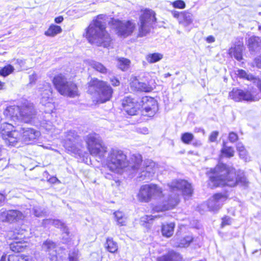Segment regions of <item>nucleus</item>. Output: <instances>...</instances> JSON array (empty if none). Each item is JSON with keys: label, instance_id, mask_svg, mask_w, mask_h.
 Here are the masks:
<instances>
[{"label": "nucleus", "instance_id": "10", "mask_svg": "<svg viewBox=\"0 0 261 261\" xmlns=\"http://www.w3.org/2000/svg\"><path fill=\"white\" fill-rule=\"evenodd\" d=\"M0 134L2 138L10 145H14L20 139V132L16 130L14 125L8 122L1 124Z\"/></svg>", "mask_w": 261, "mask_h": 261}, {"label": "nucleus", "instance_id": "7", "mask_svg": "<svg viewBox=\"0 0 261 261\" xmlns=\"http://www.w3.org/2000/svg\"><path fill=\"white\" fill-rule=\"evenodd\" d=\"M164 195L161 187L156 184H150L140 187L137 198L140 202H148L152 199L161 200Z\"/></svg>", "mask_w": 261, "mask_h": 261}, {"label": "nucleus", "instance_id": "12", "mask_svg": "<svg viewBox=\"0 0 261 261\" xmlns=\"http://www.w3.org/2000/svg\"><path fill=\"white\" fill-rule=\"evenodd\" d=\"M37 111L33 103L24 102L19 106V120L25 123H31L35 119Z\"/></svg>", "mask_w": 261, "mask_h": 261}, {"label": "nucleus", "instance_id": "20", "mask_svg": "<svg viewBox=\"0 0 261 261\" xmlns=\"http://www.w3.org/2000/svg\"><path fill=\"white\" fill-rule=\"evenodd\" d=\"M130 86L137 91L145 92H150L153 89L149 85L139 82L136 77L133 78L130 83Z\"/></svg>", "mask_w": 261, "mask_h": 261}, {"label": "nucleus", "instance_id": "41", "mask_svg": "<svg viewBox=\"0 0 261 261\" xmlns=\"http://www.w3.org/2000/svg\"><path fill=\"white\" fill-rule=\"evenodd\" d=\"M219 132L218 131H213L209 136L208 140L210 142H214L216 141L218 136Z\"/></svg>", "mask_w": 261, "mask_h": 261}, {"label": "nucleus", "instance_id": "19", "mask_svg": "<svg viewBox=\"0 0 261 261\" xmlns=\"http://www.w3.org/2000/svg\"><path fill=\"white\" fill-rule=\"evenodd\" d=\"M20 138L24 142L33 141L39 135V132L33 128H21Z\"/></svg>", "mask_w": 261, "mask_h": 261}, {"label": "nucleus", "instance_id": "28", "mask_svg": "<svg viewBox=\"0 0 261 261\" xmlns=\"http://www.w3.org/2000/svg\"><path fill=\"white\" fill-rule=\"evenodd\" d=\"M175 227L174 223L163 224L162 227V233L163 236L169 238L172 236Z\"/></svg>", "mask_w": 261, "mask_h": 261}, {"label": "nucleus", "instance_id": "42", "mask_svg": "<svg viewBox=\"0 0 261 261\" xmlns=\"http://www.w3.org/2000/svg\"><path fill=\"white\" fill-rule=\"evenodd\" d=\"M171 13L172 14V16L175 18L178 19L179 23H181V16L182 14V12L179 13V12L173 10L171 11Z\"/></svg>", "mask_w": 261, "mask_h": 261}, {"label": "nucleus", "instance_id": "54", "mask_svg": "<svg viewBox=\"0 0 261 261\" xmlns=\"http://www.w3.org/2000/svg\"><path fill=\"white\" fill-rule=\"evenodd\" d=\"M202 145L201 142L200 141H196L193 143V145L194 146H200Z\"/></svg>", "mask_w": 261, "mask_h": 261}, {"label": "nucleus", "instance_id": "11", "mask_svg": "<svg viewBox=\"0 0 261 261\" xmlns=\"http://www.w3.org/2000/svg\"><path fill=\"white\" fill-rule=\"evenodd\" d=\"M229 97L237 102L242 101H254L260 98L259 94H255L253 91L233 88L229 93Z\"/></svg>", "mask_w": 261, "mask_h": 261}, {"label": "nucleus", "instance_id": "50", "mask_svg": "<svg viewBox=\"0 0 261 261\" xmlns=\"http://www.w3.org/2000/svg\"><path fill=\"white\" fill-rule=\"evenodd\" d=\"M237 149L239 151L245 150V147L242 143L239 142L237 144Z\"/></svg>", "mask_w": 261, "mask_h": 261}, {"label": "nucleus", "instance_id": "24", "mask_svg": "<svg viewBox=\"0 0 261 261\" xmlns=\"http://www.w3.org/2000/svg\"><path fill=\"white\" fill-rule=\"evenodd\" d=\"M238 76L242 79H246L248 81H254V83H257V86L261 92V80L256 79L252 75L247 73L243 69H239L237 71Z\"/></svg>", "mask_w": 261, "mask_h": 261}, {"label": "nucleus", "instance_id": "43", "mask_svg": "<svg viewBox=\"0 0 261 261\" xmlns=\"http://www.w3.org/2000/svg\"><path fill=\"white\" fill-rule=\"evenodd\" d=\"M37 75L35 72H34L29 76V84L31 85L34 84L37 80Z\"/></svg>", "mask_w": 261, "mask_h": 261}, {"label": "nucleus", "instance_id": "61", "mask_svg": "<svg viewBox=\"0 0 261 261\" xmlns=\"http://www.w3.org/2000/svg\"><path fill=\"white\" fill-rule=\"evenodd\" d=\"M110 163L108 162L107 164V166L108 168H110V170H113V169L110 167Z\"/></svg>", "mask_w": 261, "mask_h": 261}, {"label": "nucleus", "instance_id": "4", "mask_svg": "<svg viewBox=\"0 0 261 261\" xmlns=\"http://www.w3.org/2000/svg\"><path fill=\"white\" fill-rule=\"evenodd\" d=\"M170 190L175 194L171 195L164 202L163 205L155 206L153 211L155 212L164 211L173 208L178 203L179 194H182L185 199L191 197L193 194V188L191 184L183 179H174L168 184Z\"/></svg>", "mask_w": 261, "mask_h": 261}, {"label": "nucleus", "instance_id": "33", "mask_svg": "<svg viewBox=\"0 0 261 261\" xmlns=\"http://www.w3.org/2000/svg\"><path fill=\"white\" fill-rule=\"evenodd\" d=\"M193 21V15L187 11L182 12L181 16V23L185 25H189Z\"/></svg>", "mask_w": 261, "mask_h": 261}, {"label": "nucleus", "instance_id": "53", "mask_svg": "<svg viewBox=\"0 0 261 261\" xmlns=\"http://www.w3.org/2000/svg\"><path fill=\"white\" fill-rule=\"evenodd\" d=\"M69 261H77V257L76 255H69L68 256Z\"/></svg>", "mask_w": 261, "mask_h": 261}, {"label": "nucleus", "instance_id": "8", "mask_svg": "<svg viewBox=\"0 0 261 261\" xmlns=\"http://www.w3.org/2000/svg\"><path fill=\"white\" fill-rule=\"evenodd\" d=\"M86 146L89 153L93 156H101L107 152V147L95 133L89 134L86 139Z\"/></svg>", "mask_w": 261, "mask_h": 261}, {"label": "nucleus", "instance_id": "51", "mask_svg": "<svg viewBox=\"0 0 261 261\" xmlns=\"http://www.w3.org/2000/svg\"><path fill=\"white\" fill-rule=\"evenodd\" d=\"M63 20L64 18L62 16H59L58 17H55L54 21L56 23H60L63 21Z\"/></svg>", "mask_w": 261, "mask_h": 261}, {"label": "nucleus", "instance_id": "62", "mask_svg": "<svg viewBox=\"0 0 261 261\" xmlns=\"http://www.w3.org/2000/svg\"><path fill=\"white\" fill-rule=\"evenodd\" d=\"M258 30L261 32V25H258Z\"/></svg>", "mask_w": 261, "mask_h": 261}, {"label": "nucleus", "instance_id": "48", "mask_svg": "<svg viewBox=\"0 0 261 261\" xmlns=\"http://www.w3.org/2000/svg\"><path fill=\"white\" fill-rule=\"evenodd\" d=\"M239 155L241 158L244 160L246 162L248 160L247 152L245 150L239 151Z\"/></svg>", "mask_w": 261, "mask_h": 261}, {"label": "nucleus", "instance_id": "21", "mask_svg": "<svg viewBox=\"0 0 261 261\" xmlns=\"http://www.w3.org/2000/svg\"><path fill=\"white\" fill-rule=\"evenodd\" d=\"M244 49L243 44L236 45L234 47H231L228 50V54L230 56L233 57L238 61H241L242 59V51Z\"/></svg>", "mask_w": 261, "mask_h": 261}, {"label": "nucleus", "instance_id": "39", "mask_svg": "<svg viewBox=\"0 0 261 261\" xmlns=\"http://www.w3.org/2000/svg\"><path fill=\"white\" fill-rule=\"evenodd\" d=\"M161 217V215H146L141 218V221L146 223H150V221Z\"/></svg>", "mask_w": 261, "mask_h": 261}, {"label": "nucleus", "instance_id": "58", "mask_svg": "<svg viewBox=\"0 0 261 261\" xmlns=\"http://www.w3.org/2000/svg\"><path fill=\"white\" fill-rule=\"evenodd\" d=\"M120 84V82L118 80L115 79V86H118Z\"/></svg>", "mask_w": 261, "mask_h": 261}, {"label": "nucleus", "instance_id": "6", "mask_svg": "<svg viewBox=\"0 0 261 261\" xmlns=\"http://www.w3.org/2000/svg\"><path fill=\"white\" fill-rule=\"evenodd\" d=\"M54 88L61 95L74 98L80 95L77 83L67 79L66 76L62 73L55 75L51 80Z\"/></svg>", "mask_w": 261, "mask_h": 261}, {"label": "nucleus", "instance_id": "63", "mask_svg": "<svg viewBox=\"0 0 261 261\" xmlns=\"http://www.w3.org/2000/svg\"><path fill=\"white\" fill-rule=\"evenodd\" d=\"M111 25H112L111 29L113 30L114 29V27H113V23H111Z\"/></svg>", "mask_w": 261, "mask_h": 261}, {"label": "nucleus", "instance_id": "37", "mask_svg": "<svg viewBox=\"0 0 261 261\" xmlns=\"http://www.w3.org/2000/svg\"><path fill=\"white\" fill-rule=\"evenodd\" d=\"M107 250L111 253L114 252V242L113 239H108L105 244Z\"/></svg>", "mask_w": 261, "mask_h": 261}, {"label": "nucleus", "instance_id": "40", "mask_svg": "<svg viewBox=\"0 0 261 261\" xmlns=\"http://www.w3.org/2000/svg\"><path fill=\"white\" fill-rule=\"evenodd\" d=\"M93 67L95 70L102 73H105L107 72V69L106 67L99 63L94 64Z\"/></svg>", "mask_w": 261, "mask_h": 261}, {"label": "nucleus", "instance_id": "32", "mask_svg": "<svg viewBox=\"0 0 261 261\" xmlns=\"http://www.w3.org/2000/svg\"><path fill=\"white\" fill-rule=\"evenodd\" d=\"M14 68L11 64H7L0 69V76L6 77L13 72Z\"/></svg>", "mask_w": 261, "mask_h": 261}, {"label": "nucleus", "instance_id": "44", "mask_svg": "<svg viewBox=\"0 0 261 261\" xmlns=\"http://www.w3.org/2000/svg\"><path fill=\"white\" fill-rule=\"evenodd\" d=\"M228 139L231 142H234L238 139V136L237 134L231 132L229 134Z\"/></svg>", "mask_w": 261, "mask_h": 261}, {"label": "nucleus", "instance_id": "35", "mask_svg": "<svg viewBox=\"0 0 261 261\" xmlns=\"http://www.w3.org/2000/svg\"><path fill=\"white\" fill-rule=\"evenodd\" d=\"M194 138V135L190 133H185L181 134V140L186 144H189Z\"/></svg>", "mask_w": 261, "mask_h": 261}, {"label": "nucleus", "instance_id": "26", "mask_svg": "<svg viewBox=\"0 0 261 261\" xmlns=\"http://www.w3.org/2000/svg\"><path fill=\"white\" fill-rule=\"evenodd\" d=\"M62 32L61 26L55 24H51L48 29L44 32V35L47 37H54Z\"/></svg>", "mask_w": 261, "mask_h": 261}, {"label": "nucleus", "instance_id": "22", "mask_svg": "<svg viewBox=\"0 0 261 261\" xmlns=\"http://www.w3.org/2000/svg\"><path fill=\"white\" fill-rule=\"evenodd\" d=\"M248 46L251 51L259 50L261 49V39L258 37H251L248 40Z\"/></svg>", "mask_w": 261, "mask_h": 261}, {"label": "nucleus", "instance_id": "56", "mask_svg": "<svg viewBox=\"0 0 261 261\" xmlns=\"http://www.w3.org/2000/svg\"><path fill=\"white\" fill-rule=\"evenodd\" d=\"M4 85V83L0 81V90L3 89V87Z\"/></svg>", "mask_w": 261, "mask_h": 261}, {"label": "nucleus", "instance_id": "25", "mask_svg": "<svg viewBox=\"0 0 261 261\" xmlns=\"http://www.w3.org/2000/svg\"><path fill=\"white\" fill-rule=\"evenodd\" d=\"M9 246L11 250L15 253L23 252L28 248L24 241H14Z\"/></svg>", "mask_w": 261, "mask_h": 261}, {"label": "nucleus", "instance_id": "52", "mask_svg": "<svg viewBox=\"0 0 261 261\" xmlns=\"http://www.w3.org/2000/svg\"><path fill=\"white\" fill-rule=\"evenodd\" d=\"M208 43H213L215 41V38L213 36H209L206 39Z\"/></svg>", "mask_w": 261, "mask_h": 261}, {"label": "nucleus", "instance_id": "3", "mask_svg": "<svg viewBox=\"0 0 261 261\" xmlns=\"http://www.w3.org/2000/svg\"><path fill=\"white\" fill-rule=\"evenodd\" d=\"M102 14L97 15L85 29L83 36L91 44L97 43L105 47H109L112 43L110 33L107 31V27Z\"/></svg>", "mask_w": 261, "mask_h": 261}, {"label": "nucleus", "instance_id": "5", "mask_svg": "<svg viewBox=\"0 0 261 261\" xmlns=\"http://www.w3.org/2000/svg\"><path fill=\"white\" fill-rule=\"evenodd\" d=\"M113 90L106 82L96 77L91 78L87 84V93L97 103L109 101L112 97Z\"/></svg>", "mask_w": 261, "mask_h": 261}, {"label": "nucleus", "instance_id": "16", "mask_svg": "<svg viewBox=\"0 0 261 261\" xmlns=\"http://www.w3.org/2000/svg\"><path fill=\"white\" fill-rule=\"evenodd\" d=\"M228 196L225 193H216L207 202V207L210 211L217 212L220 210L227 200Z\"/></svg>", "mask_w": 261, "mask_h": 261}, {"label": "nucleus", "instance_id": "9", "mask_svg": "<svg viewBox=\"0 0 261 261\" xmlns=\"http://www.w3.org/2000/svg\"><path fill=\"white\" fill-rule=\"evenodd\" d=\"M155 12L152 10L145 9L140 17L138 36L142 37L150 32L151 25L156 21Z\"/></svg>", "mask_w": 261, "mask_h": 261}, {"label": "nucleus", "instance_id": "59", "mask_svg": "<svg viewBox=\"0 0 261 261\" xmlns=\"http://www.w3.org/2000/svg\"><path fill=\"white\" fill-rule=\"evenodd\" d=\"M164 76V77L165 78H167V77H168L169 76H171V74L169 73H167L165 74Z\"/></svg>", "mask_w": 261, "mask_h": 261}, {"label": "nucleus", "instance_id": "57", "mask_svg": "<svg viewBox=\"0 0 261 261\" xmlns=\"http://www.w3.org/2000/svg\"><path fill=\"white\" fill-rule=\"evenodd\" d=\"M197 132H201L203 134L205 133L204 130L203 129H202V128H198Z\"/></svg>", "mask_w": 261, "mask_h": 261}, {"label": "nucleus", "instance_id": "18", "mask_svg": "<svg viewBox=\"0 0 261 261\" xmlns=\"http://www.w3.org/2000/svg\"><path fill=\"white\" fill-rule=\"evenodd\" d=\"M5 117L12 121L19 120V106H9L4 111Z\"/></svg>", "mask_w": 261, "mask_h": 261}, {"label": "nucleus", "instance_id": "27", "mask_svg": "<svg viewBox=\"0 0 261 261\" xmlns=\"http://www.w3.org/2000/svg\"><path fill=\"white\" fill-rule=\"evenodd\" d=\"M8 261H34V258L29 254H12L8 256Z\"/></svg>", "mask_w": 261, "mask_h": 261}, {"label": "nucleus", "instance_id": "60", "mask_svg": "<svg viewBox=\"0 0 261 261\" xmlns=\"http://www.w3.org/2000/svg\"><path fill=\"white\" fill-rule=\"evenodd\" d=\"M71 149L70 150L71 151H73L76 149V147L75 146H73L72 147H71Z\"/></svg>", "mask_w": 261, "mask_h": 261}, {"label": "nucleus", "instance_id": "55", "mask_svg": "<svg viewBox=\"0 0 261 261\" xmlns=\"http://www.w3.org/2000/svg\"><path fill=\"white\" fill-rule=\"evenodd\" d=\"M6 254H3L1 258V261H5L6 260Z\"/></svg>", "mask_w": 261, "mask_h": 261}, {"label": "nucleus", "instance_id": "38", "mask_svg": "<svg viewBox=\"0 0 261 261\" xmlns=\"http://www.w3.org/2000/svg\"><path fill=\"white\" fill-rule=\"evenodd\" d=\"M171 5L174 8L184 9L186 7L185 3L182 0H176L171 2Z\"/></svg>", "mask_w": 261, "mask_h": 261}, {"label": "nucleus", "instance_id": "14", "mask_svg": "<svg viewBox=\"0 0 261 261\" xmlns=\"http://www.w3.org/2000/svg\"><path fill=\"white\" fill-rule=\"evenodd\" d=\"M141 99L137 97L127 96L123 100L122 105L128 115H137L141 110Z\"/></svg>", "mask_w": 261, "mask_h": 261}, {"label": "nucleus", "instance_id": "45", "mask_svg": "<svg viewBox=\"0 0 261 261\" xmlns=\"http://www.w3.org/2000/svg\"><path fill=\"white\" fill-rule=\"evenodd\" d=\"M47 182H48L50 184H60L61 181L56 176H51L49 178L47 179Z\"/></svg>", "mask_w": 261, "mask_h": 261}, {"label": "nucleus", "instance_id": "46", "mask_svg": "<svg viewBox=\"0 0 261 261\" xmlns=\"http://www.w3.org/2000/svg\"><path fill=\"white\" fill-rule=\"evenodd\" d=\"M231 223V218L229 217H225L222 219V226L223 227L226 225H229Z\"/></svg>", "mask_w": 261, "mask_h": 261}, {"label": "nucleus", "instance_id": "15", "mask_svg": "<svg viewBox=\"0 0 261 261\" xmlns=\"http://www.w3.org/2000/svg\"><path fill=\"white\" fill-rule=\"evenodd\" d=\"M135 28V24L130 21H121L115 20V32L122 37L125 38L132 34Z\"/></svg>", "mask_w": 261, "mask_h": 261}, {"label": "nucleus", "instance_id": "47", "mask_svg": "<svg viewBox=\"0 0 261 261\" xmlns=\"http://www.w3.org/2000/svg\"><path fill=\"white\" fill-rule=\"evenodd\" d=\"M43 244L45 246L47 249H50V248H53L55 246V243L50 240H46Z\"/></svg>", "mask_w": 261, "mask_h": 261}, {"label": "nucleus", "instance_id": "29", "mask_svg": "<svg viewBox=\"0 0 261 261\" xmlns=\"http://www.w3.org/2000/svg\"><path fill=\"white\" fill-rule=\"evenodd\" d=\"M130 61L129 60L121 58L117 59V67L122 71L127 70L130 67Z\"/></svg>", "mask_w": 261, "mask_h": 261}, {"label": "nucleus", "instance_id": "36", "mask_svg": "<svg viewBox=\"0 0 261 261\" xmlns=\"http://www.w3.org/2000/svg\"><path fill=\"white\" fill-rule=\"evenodd\" d=\"M192 240L193 238L192 237L187 236L181 239L178 244L176 245V246L179 247H187L190 245Z\"/></svg>", "mask_w": 261, "mask_h": 261}, {"label": "nucleus", "instance_id": "30", "mask_svg": "<svg viewBox=\"0 0 261 261\" xmlns=\"http://www.w3.org/2000/svg\"><path fill=\"white\" fill-rule=\"evenodd\" d=\"M163 57L162 54L155 53L149 54L146 56V61L149 63H154L160 61Z\"/></svg>", "mask_w": 261, "mask_h": 261}, {"label": "nucleus", "instance_id": "34", "mask_svg": "<svg viewBox=\"0 0 261 261\" xmlns=\"http://www.w3.org/2000/svg\"><path fill=\"white\" fill-rule=\"evenodd\" d=\"M221 151L223 155L227 158H231L234 155V151L233 148L226 146L224 142H223V147Z\"/></svg>", "mask_w": 261, "mask_h": 261}, {"label": "nucleus", "instance_id": "17", "mask_svg": "<svg viewBox=\"0 0 261 261\" xmlns=\"http://www.w3.org/2000/svg\"><path fill=\"white\" fill-rule=\"evenodd\" d=\"M22 213L16 210L5 211L1 213L2 221L9 223L18 221L22 218Z\"/></svg>", "mask_w": 261, "mask_h": 261}, {"label": "nucleus", "instance_id": "23", "mask_svg": "<svg viewBox=\"0 0 261 261\" xmlns=\"http://www.w3.org/2000/svg\"><path fill=\"white\" fill-rule=\"evenodd\" d=\"M181 255L173 251H169L168 253L159 257L158 261H181Z\"/></svg>", "mask_w": 261, "mask_h": 261}, {"label": "nucleus", "instance_id": "31", "mask_svg": "<svg viewBox=\"0 0 261 261\" xmlns=\"http://www.w3.org/2000/svg\"><path fill=\"white\" fill-rule=\"evenodd\" d=\"M115 221L120 226L125 225L127 223V218L121 211L115 212Z\"/></svg>", "mask_w": 261, "mask_h": 261}, {"label": "nucleus", "instance_id": "13", "mask_svg": "<svg viewBox=\"0 0 261 261\" xmlns=\"http://www.w3.org/2000/svg\"><path fill=\"white\" fill-rule=\"evenodd\" d=\"M140 102L142 115L149 117L154 116L158 110L156 100L152 97L145 96L141 99Z\"/></svg>", "mask_w": 261, "mask_h": 261}, {"label": "nucleus", "instance_id": "1", "mask_svg": "<svg viewBox=\"0 0 261 261\" xmlns=\"http://www.w3.org/2000/svg\"><path fill=\"white\" fill-rule=\"evenodd\" d=\"M131 159L132 162L128 164L126 154L120 150H115V173L121 174L123 170L127 171L129 168L134 171L139 170L142 160L141 155H133ZM157 168V165L152 161H145L143 167L140 168L141 172L138 176L139 180L151 179Z\"/></svg>", "mask_w": 261, "mask_h": 261}, {"label": "nucleus", "instance_id": "2", "mask_svg": "<svg viewBox=\"0 0 261 261\" xmlns=\"http://www.w3.org/2000/svg\"><path fill=\"white\" fill-rule=\"evenodd\" d=\"M211 171L212 175L210 176L208 184L212 188L224 186L234 187L237 184L247 186L248 184L245 176L237 177L234 169L228 167L225 164L219 163Z\"/></svg>", "mask_w": 261, "mask_h": 261}, {"label": "nucleus", "instance_id": "49", "mask_svg": "<svg viewBox=\"0 0 261 261\" xmlns=\"http://www.w3.org/2000/svg\"><path fill=\"white\" fill-rule=\"evenodd\" d=\"M6 200V195L0 193V206L4 205Z\"/></svg>", "mask_w": 261, "mask_h": 261}]
</instances>
